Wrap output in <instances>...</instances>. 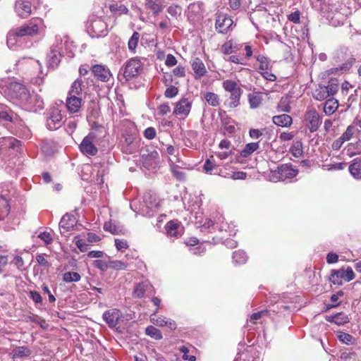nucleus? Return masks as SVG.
Wrapping results in <instances>:
<instances>
[{
    "label": "nucleus",
    "mask_w": 361,
    "mask_h": 361,
    "mask_svg": "<svg viewBox=\"0 0 361 361\" xmlns=\"http://www.w3.org/2000/svg\"><path fill=\"white\" fill-rule=\"evenodd\" d=\"M349 13L345 6L343 4L334 5L331 6V11H329L327 18L331 25L337 27L343 24Z\"/></svg>",
    "instance_id": "3"
},
{
    "label": "nucleus",
    "mask_w": 361,
    "mask_h": 361,
    "mask_svg": "<svg viewBox=\"0 0 361 361\" xmlns=\"http://www.w3.org/2000/svg\"><path fill=\"white\" fill-rule=\"evenodd\" d=\"M290 152L293 154V157H295L296 158L300 157L303 154L302 142H300V141L293 142V143L290 149Z\"/></svg>",
    "instance_id": "40"
},
{
    "label": "nucleus",
    "mask_w": 361,
    "mask_h": 361,
    "mask_svg": "<svg viewBox=\"0 0 361 361\" xmlns=\"http://www.w3.org/2000/svg\"><path fill=\"white\" fill-rule=\"evenodd\" d=\"M338 103L334 98L327 99L324 105V111L327 115H331L338 109Z\"/></svg>",
    "instance_id": "33"
},
{
    "label": "nucleus",
    "mask_w": 361,
    "mask_h": 361,
    "mask_svg": "<svg viewBox=\"0 0 361 361\" xmlns=\"http://www.w3.org/2000/svg\"><path fill=\"white\" fill-rule=\"evenodd\" d=\"M83 87V81L81 79L78 78L72 83L68 95L73 94L80 97L82 94Z\"/></svg>",
    "instance_id": "30"
},
{
    "label": "nucleus",
    "mask_w": 361,
    "mask_h": 361,
    "mask_svg": "<svg viewBox=\"0 0 361 361\" xmlns=\"http://www.w3.org/2000/svg\"><path fill=\"white\" fill-rule=\"evenodd\" d=\"M13 358L27 357L32 354V350L27 346H18L12 351Z\"/></svg>",
    "instance_id": "32"
},
{
    "label": "nucleus",
    "mask_w": 361,
    "mask_h": 361,
    "mask_svg": "<svg viewBox=\"0 0 361 361\" xmlns=\"http://www.w3.org/2000/svg\"><path fill=\"white\" fill-rule=\"evenodd\" d=\"M272 121L276 126L281 127H287L291 125L293 120L289 115L281 114L273 116Z\"/></svg>",
    "instance_id": "29"
},
{
    "label": "nucleus",
    "mask_w": 361,
    "mask_h": 361,
    "mask_svg": "<svg viewBox=\"0 0 361 361\" xmlns=\"http://www.w3.org/2000/svg\"><path fill=\"white\" fill-rule=\"evenodd\" d=\"M256 60L259 63V69L263 71H269L270 69V63L267 57L264 55H258L256 56Z\"/></svg>",
    "instance_id": "48"
},
{
    "label": "nucleus",
    "mask_w": 361,
    "mask_h": 361,
    "mask_svg": "<svg viewBox=\"0 0 361 361\" xmlns=\"http://www.w3.org/2000/svg\"><path fill=\"white\" fill-rule=\"evenodd\" d=\"M191 66L195 73V78H200L206 74V67L200 59H194L192 61Z\"/></svg>",
    "instance_id": "25"
},
{
    "label": "nucleus",
    "mask_w": 361,
    "mask_h": 361,
    "mask_svg": "<svg viewBox=\"0 0 361 361\" xmlns=\"http://www.w3.org/2000/svg\"><path fill=\"white\" fill-rule=\"evenodd\" d=\"M0 120L10 121L20 126H24L23 121L18 118V115L4 105H0Z\"/></svg>",
    "instance_id": "12"
},
{
    "label": "nucleus",
    "mask_w": 361,
    "mask_h": 361,
    "mask_svg": "<svg viewBox=\"0 0 361 361\" xmlns=\"http://www.w3.org/2000/svg\"><path fill=\"white\" fill-rule=\"evenodd\" d=\"M170 166L173 176L179 180L185 178V173L177 169V166L175 165V161H172L171 158L169 159Z\"/></svg>",
    "instance_id": "52"
},
{
    "label": "nucleus",
    "mask_w": 361,
    "mask_h": 361,
    "mask_svg": "<svg viewBox=\"0 0 361 361\" xmlns=\"http://www.w3.org/2000/svg\"><path fill=\"white\" fill-rule=\"evenodd\" d=\"M38 238L39 239H41L42 240H43L45 243V244H47V245L51 244L53 241V238L51 237V233L49 232H47V231L40 233L38 235Z\"/></svg>",
    "instance_id": "61"
},
{
    "label": "nucleus",
    "mask_w": 361,
    "mask_h": 361,
    "mask_svg": "<svg viewBox=\"0 0 361 361\" xmlns=\"http://www.w3.org/2000/svg\"><path fill=\"white\" fill-rule=\"evenodd\" d=\"M43 27V20L39 18H33L19 27H15L18 37H32L39 33Z\"/></svg>",
    "instance_id": "2"
},
{
    "label": "nucleus",
    "mask_w": 361,
    "mask_h": 361,
    "mask_svg": "<svg viewBox=\"0 0 361 361\" xmlns=\"http://www.w3.org/2000/svg\"><path fill=\"white\" fill-rule=\"evenodd\" d=\"M140 39V34L137 32H134L128 40V47L129 51L135 54L136 52V47L137 46Z\"/></svg>",
    "instance_id": "39"
},
{
    "label": "nucleus",
    "mask_w": 361,
    "mask_h": 361,
    "mask_svg": "<svg viewBox=\"0 0 361 361\" xmlns=\"http://www.w3.org/2000/svg\"><path fill=\"white\" fill-rule=\"evenodd\" d=\"M128 264L121 260H110L109 261V268L114 270H126Z\"/></svg>",
    "instance_id": "51"
},
{
    "label": "nucleus",
    "mask_w": 361,
    "mask_h": 361,
    "mask_svg": "<svg viewBox=\"0 0 361 361\" xmlns=\"http://www.w3.org/2000/svg\"><path fill=\"white\" fill-rule=\"evenodd\" d=\"M341 273L338 269L331 270V274L329 276V280L334 285L341 286L343 284V279L342 276L340 274Z\"/></svg>",
    "instance_id": "47"
},
{
    "label": "nucleus",
    "mask_w": 361,
    "mask_h": 361,
    "mask_svg": "<svg viewBox=\"0 0 361 361\" xmlns=\"http://www.w3.org/2000/svg\"><path fill=\"white\" fill-rule=\"evenodd\" d=\"M95 135L93 133H89L82 140L79 148L80 152L86 156H95L98 149L94 144Z\"/></svg>",
    "instance_id": "9"
},
{
    "label": "nucleus",
    "mask_w": 361,
    "mask_h": 361,
    "mask_svg": "<svg viewBox=\"0 0 361 361\" xmlns=\"http://www.w3.org/2000/svg\"><path fill=\"white\" fill-rule=\"evenodd\" d=\"M259 147V142H250L247 144L240 153V157L247 158Z\"/></svg>",
    "instance_id": "34"
},
{
    "label": "nucleus",
    "mask_w": 361,
    "mask_h": 361,
    "mask_svg": "<svg viewBox=\"0 0 361 361\" xmlns=\"http://www.w3.org/2000/svg\"><path fill=\"white\" fill-rule=\"evenodd\" d=\"M248 101L252 109L258 108L262 102V97L260 93L249 94Z\"/></svg>",
    "instance_id": "36"
},
{
    "label": "nucleus",
    "mask_w": 361,
    "mask_h": 361,
    "mask_svg": "<svg viewBox=\"0 0 361 361\" xmlns=\"http://www.w3.org/2000/svg\"><path fill=\"white\" fill-rule=\"evenodd\" d=\"M147 153H143L141 155L142 161L145 167H152L153 164H156V161L159 158V154L157 150L149 152L146 149Z\"/></svg>",
    "instance_id": "24"
},
{
    "label": "nucleus",
    "mask_w": 361,
    "mask_h": 361,
    "mask_svg": "<svg viewBox=\"0 0 361 361\" xmlns=\"http://www.w3.org/2000/svg\"><path fill=\"white\" fill-rule=\"evenodd\" d=\"M341 273L338 269L331 270V274L329 276V280L334 285L341 286L343 284V279L342 276L340 274Z\"/></svg>",
    "instance_id": "46"
},
{
    "label": "nucleus",
    "mask_w": 361,
    "mask_h": 361,
    "mask_svg": "<svg viewBox=\"0 0 361 361\" xmlns=\"http://www.w3.org/2000/svg\"><path fill=\"white\" fill-rule=\"evenodd\" d=\"M36 0H16L14 10L18 16L21 18L29 17L32 11V6Z\"/></svg>",
    "instance_id": "7"
},
{
    "label": "nucleus",
    "mask_w": 361,
    "mask_h": 361,
    "mask_svg": "<svg viewBox=\"0 0 361 361\" xmlns=\"http://www.w3.org/2000/svg\"><path fill=\"white\" fill-rule=\"evenodd\" d=\"M92 265L100 270L101 273H104L109 269V262H105L101 259L94 260Z\"/></svg>",
    "instance_id": "55"
},
{
    "label": "nucleus",
    "mask_w": 361,
    "mask_h": 361,
    "mask_svg": "<svg viewBox=\"0 0 361 361\" xmlns=\"http://www.w3.org/2000/svg\"><path fill=\"white\" fill-rule=\"evenodd\" d=\"M350 174L356 179H361V160L355 159L349 166Z\"/></svg>",
    "instance_id": "31"
},
{
    "label": "nucleus",
    "mask_w": 361,
    "mask_h": 361,
    "mask_svg": "<svg viewBox=\"0 0 361 361\" xmlns=\"http://www.w3.org/2000/svg\"><path fill=\"white\" fill-rule=\"evenodd\" d=\"M89 29L92 37H99L105 35L107 25L102 18H97L92 21Z\"/></svg>",
    "instance_id": "15"
},
{
    "label": "nucleus",
    "mask_w": 361,
    "mask_h": 361,
    "mask_svg": "<svg viewBox=\"0 0 361 361\" xmlns=\"http://www.w3.org/2000/svg\"><path fill=\"white\" fill-rule=\"evenodd\" d=\"M11 199V195L8 194H0V220H4L9 214Z\"/></svg>",
    "instance_id": "21"
},
{
    "label": "nucleus",
    "mask_w": 361,
    "mask_h": 361,
    "mask_svg": "<svg viewBox=\"0 0 361 361\" xmlns=\"http://www.w3.org/2000/svg\"><path fill=\"white\" fill-rule=\"evenodd\" d=\"M348 57L345 63H342L337 70H339L341 73H345L348 71L355 62V58L351 55L349 49L345 47H342L336 51V58L338 61H341Z\"/></svg>",
    "instance_id": "5"
},
{
    "label": "nucleus",
    "mask_w": 361,
    "mask_h": 361,
    "mask_svg": "<svg viewBox=\"0 0 361 361\" xmlns=\"http://www.w3.org/2000/svg\"><path fill=\"white\" fill-rule=\"evenodd\" d=\"M145 333L147 336L156 340H161L163 336L159 329L154 326H149L145 329Z\"/></svg>",
    "instance_id": "45"
},
{
    "label": "nucleus",
    "mask_w": 361,
    "mask_h": 361,
    "mask_svg": "<svg viewBox=\"0 0 361 361\" xmlns=\"http://www.w3.org/2000/svg\"><path fill=\"white\" fill-rule=\"evenodd\" d=\"M63 116L57 108L51 109L48 113L46 126L50 130L59 128L63 124Z\"/></svg>",
    "instance_id": "8"
},
{
    "label": "nucleus",
    "mask_w": 361,
    "mask_h": 361,
    "mask_svg": "<svg viewBox=\"0 0 361 361\" xmlns=\"http://www.w3.org/2000/svg\"><path fill=\"white\" fill-rule=\"evenodd\" d=\"M247 256L243 250H237L233 253V262L235 264H241L246 262Z\"/></svg>",
    "instance_id": "38"
},
{
    "label": "nucleus",
    "mask_w": 361,
    "mask_h": 361,
    "mask_svg": "<svg viewBox=\"0 0 361 361\" xmlns=\"http://www.w3.org/2000/svg\"><path fill=\"white\" fill-rule=\"evenodd\" d=\"M18 37H19L18 33L16 28H13L9 31L7 35V45L10 49H13L15 47Z\"/></svg>",
    "instance_id": "42"
},
{
    "label": "nucleus",
    "mask_w": 361,
    "mask_h": 361,
    "mask_svg": "<svg viewBox=\"0 0 361 361\" xmlns=\"http://www.w3.org/2000/svg\"><path fill=\"white\" fill-rule=\"evenodd\" d=\"M66 104L69 113H78L79 112L82 106V98L73 94L68 95Z\"/></svg>",
    "instance_id": "18"
},
{
    "label": "nucleus",
    "mask_w": 361,
    "mask_h": 361,
    "mask_svg": "<svg viewBox=\"0 0 361 361\" xmlns=\"http://www.w3.org/2000/svg\"><path fill=\"white\" fill-rule=\"evenodd\" d=\"M77 224V220L74 215L71 214L69 213L65 214L60 222H59V228L61 234L63 235L66 232H69L73 230L74 226Z\"/></svg>",
    "instance_id": "13"
},
{
    "label": "nucleus",
    "mask_w": 361,
    "mask_h": 361,
    "mask_svg": "<svg viewBox=\"0 0 361 361\" xmlns=\"http://www.w3.org/2000/svg\"><path fill=\"white\" fill-rule=\"evenodd\" d=\"M277 111L279 112H290V97L288 96L282 97L277 105Z\"/></svg>",
    "instance_id": "35"
},
{
    "label": "nucleus",
    "mask_w": 361,
    "mask_h": 361,
    "mask_svg": "<svg viewBox=\"0 0 361 361\" xmlns=\"http://www.w3.org/2000/svg\"><path fill=\"white\" fill-rule=\"evenodd\" d=\"M192 107V103L188 98H182L178 102L173 110V114L187 116Z\"/></svg>",
    "instance_id": "17"
},
{
    "label": "nucleus",
    "mask_w": 361,
    "mask_h": 361,
    "mask_svg": "<svg viewBox=\"0 0 361 361\" xmlns=\"http://www.w3.org/2000/svg\"><path fill=\"white\" fill-rule=\"evenodd\" d=\"M91 71L94 77L102 82L109 81L111 76L109 69L104 65L95 64L91 67Z\"/></svg>",
    "instance_id": "14"
},
{
    "label": "nucleus",
    "mask_w": 361,
    "mask_h": 361,
    "mask_svg": "<svg viewBox=\"0 0 361 361\" xmlns=\"http://www.w3.org/2000/svg\"><path fill=\"white\" fill-rule=\"evenodd\" d=\"M338 270L341 273L340 274L343 276L342 279L345 281L349 282L355 279V275L350 267H348L346 269L342 267Z\"/></svg>",
    "instance_id": "41"
},
{
    "label": "nucleus",
    "mask_w": 361,
    "mask_h": 361,
    "mask_svg": "<svg viewBox=\"0 0 361 361\" xmlns=\"http://www.w3.org/2000/svg\"><path fill=\"white\" fill-rule=\"evenodd\" d=\"M165 229L168 235L178 238L182 235L183 227L180 223L170 221L166 224Z\"/></svg>",
    "instance_id": "22"
},
{
    "label": "nucleus",
    "mask_w": 361,
    "mask_h": 361,
    "mask_svg": "<svg viewBox=\"0 0 361 361\" xmlns=\"http://www.w3.org/2000/svg\"><path fill=\"white\" fill-rule=\"evenodd\" d=\"M109 9L111 13L114 14H123V13H127L128 12V9L125 5L123 4H112L110 5Z\"/></svg>",
    "instance_id": "53"
},
{
    "label": "nucleus",
    "mask_w": 361,
    "mask_h": 361,
    "mask_svg": "<svg viewBox=\"0 0 361 361\" xmlns=\"http://www.w3.org/2000/svg\"><path fill=\"white\" fill-rule=\"evenodd\" d=\"M233 24V20L226 14H216L215 29L221 34H226Z\"/></svg>",
    "instance_id": "11"
},
{
    "label": "nucleus",
    "mask_w": 361,
    "mask_h": 361,
    "mask_svg": "<svg viewBox=\"0 0 361 361\" xmlns=\"http://www.w3.org/2000/svg\"><path fill=\"white\" fill-rule=\"evenodd\" d=\"M81 279L80 274L74 271H68L63 274V281L66 283L78 282Z\"/></svg>",
    "instance_id": "44"
},
{
    "label": "nucleus",
    "mask_w": 361,
    "mask_h": 361,
    "mask_svg": "<svg viewBox=\"0 0 361 361\" xmlns=\"http://www.w3.org/2000/svg\"><path fill=\"white\" fill-rule=\"evenodd\" d=\"M142 64L137 58L130 59L126 64L123 71V77L126 80L138 75L142 71Z\"/></svg>",
    "instance_id": "6"
},
{
    "label": "nucleus",
    "mask_w": 361,
    "mask_h": 361,
    "mask_svg": "<svg viewBox=\"0 0 361 361\" xmlns=\"http://www.w3.org/2000/svg\"><path fill=\"white\" fill-rule=\"evenodd\" d=\"M355 127L352 125L349 126L345 130V131L341 136L342 137V140H344L345 142L350 140L352 138L353 134L355 133Z\"/></svg>",
    "instance_id": "59"
},
{
    "label": "nucleus",
    "mask_w": 361,
    "mask_h": 361,
    "mask_svg": "<svg viewBox=\"0 0 361 361\" xmlns=\"http://www.w3.org/2000/svg\"><path fill=\"white\" fill-rule=\"evenodd\" d=\"M182 8L177 4H172L169 6L167 8V12L171 16L176 17L177 16H180L181 14Z\"/></svg>",
    "instance_id": "58"
},
{
    "label": "nucleus",
    "mask_w": 361,
    "mask_h": 361,
    "mask_svg": "<svg viewBox=\"0 0 361 361\" xmlns=\"http://www.w3.org/2000/svg\"><path fill=\"white\" fill-rule=\"evenodd\" d=\"M156 314L157 313H154L150 316V321L154 324L159 326H167L171 330L176 329V324L174 321L163 316L157 317Z\"/></svg>",
    "instance_id": "19"
},
{
    "label": "nucleus",
    "mask_w": 361,
    "mask_h": 361,
    "mask_svg": "<svg viewBox=\"0 0 361 361\" xmlns=\"http://www.w3.org/2000/svg\"><path fill=\"white\" fill-rule=\"evenodd\" d=\"M338 338L342 343L348 345L352 343L354 341L353 337L350 334L342 331L338 332Z\"/></svg>",
    "instance_id": "57"
},
{
    "label": "nucleus",
    "mask_w": 361,
    "mask_h": 361,
    "mask_svg": "<svg viewBox=\"0 0 361 361\" xmlns=\"http://www.w3.org/2000/svg\"><path fill=\"white\" fill-rule=\"evenodd\" d=\"M223 87L227 92H233L235 90L240 89L237 82L231 80H226L223 82Z\"/></svg>",
    "instance_id": "54"
},
{
    "label": "nucleus",
    "mask_w": 361,
    "mask_h": 361,
    "mask_svg": "<svg viewBox=\"0 0 361 361\" xmlns=\"http://www.w3.org/2000/svg\"><path fill=\"white\" fill-rule=\"evenodd\" d=\"M344 293L342 290L338 291L336 293L334 294L331 297V301L333 302V304L328 305L327 309H331L333 307H337L339 305L338 298L339 297L343 296Z\"/></svg>",
    "instance_id": "56"
},
{
    "label": "nucleus",
    "mask_w": 361,
    "mask_h": 361,
    "mask_svg": "<svg viewBox=\"0 0 361 361\" xmlns=\"http://www.w3.org/2000/svg\"><path fill=\"white\" fill-rule=\"evenodd\" d=\"M298 169L293 167L290 164H281L277 169L271 171V179L272 181L284 180L288 178H293L298 174Z\"/></svg>",
    "instance_id": "4"
},
{
    "label": "nucleus",
    "mask_w": 361,
    "mask_h": 361,
    "mask_svg": "<svg viewBox=\"0 0 361 361\" xmlns=\"http://www.w3.org/2000/svg\"><path fill=\"white\" fill-rule=\"evenodd\" d=\"M121 314L118 309H111L104 312L102 315L103 319L108 324L111 329L117 326L118 320L121 318Z\"/></svg>",
    "instance_id": "16"
},
{
    "label": "nucleus",
    "mask_w": 361,
    "mask_h": 361,
    "mask_svg": "<svg viewBox=\"0 0 361 361\" xmlns=\"http://www.w3.org/2000/svg\"><path fill=\"white\" fill-rule=\"evenodd\" d=\"M313 97L316 100L323 101L329 97V94L326 92L324 86H319L313 93Z\"/></svg>",
    "instance_id": "50"
},
{
    "label": "nucleus",
    "mask_w": 361,
    "mask_h": 361,
    "mask_svg": "<svg viewBox=\"0 0 361 361\" xmlns=\"http://www.w3.org/2000/svg\"><path fill=\"white\" fill-rule=\"evenodd\" d=\"M164 3V0H145V5L154 16H158L165 7Z\"/></svg>",
    "instance_id": "23"
},
{
    "label": "nucleus",
    "mask_w": 361,
    "mask_h": 361,
    "mask_svg": "<svg viewBox=\"0 0 361 361\" xmlns=\"http://www.w3.org/2000/svg\"><path fill=\"white\" fill-rule=\"evenodd\" d=\"M325 319L327 322L335 323L339 326L348 323L350 321L348 316L343 312H338L335 314L326 315Z\"/></svg>",
    "instance_id": "26"
},
{
    "label": "nucleus",
    "mask_w": 361,
    "mask_h": 361,
    "mask_svg": "<svg viewBox=\"0 0 361 361\" xmlns=\"http://www.w3.org/2000/svg\"><path fill=\"white\" fill-rule=\"evenodd\" d=\"M61 59V54L56 47H51L47 56V62L49 68L55 69L58 67Z\"/></svg>",
    "instance_id": "20"
},
{
    "label": "nucleus",
    "mask_w": 361,
    "mask_h": 361,
    "mask_svg": "<svg viewBox=\"0 0 361 361\" xmlns=\"http://www.w3.org/2000/svg\"><path fill=\"white\" fill-rule=\"evenodd\" d=\"M13 187L11 184L0 185V194H8L11 197L14 194Z\"/></svg>",
    "instance_id": "62"
},
{
    "label": "nucleus",
    "mask_w": 361,
    "mask_h": 361,
    "mask_svg": "<svg viewBox=\"0 0 361 361\" xmlns=\"http://www.w3.org/2000/svg\"><path fill=\"white\" fill-rule=\"evenodd\" d=\"M180 351L183 353V360H188V361H195L196 357L194 355H187V353H189V350L186 346H185V345L181 346L180 348Z\"/></svg>",
    "instance_id": "64"
},
{
    "label": "nucleus",
    "mask_w": 361,
    "mask_h": 361,
    "mask_svg": "<svg viewBox=\"0 0 361 361\" xmlns=\"http://www.w3.org/2000/svg\"><path fill=\"white\" fill-rule=\"evenodd\" d=\"M204 99L212 106H217L219 104V96L214 92H207L204 94Z\"/></svg>",
    "instance_id": "49"
},
{
    "label": "nucleus",
    "mask_w": 361,
    "mask_h": 361,
    "mask_svg": "<svg viewBox=\"0 0 361 361\" xmlns=\"http://www.w3.org/2000/svg\"><path fill=\"white\" fill-rule=\"evenodd\" d=\"M6 97L24 110L37 111L44 109L43 99L37 93L30 92L24 85L11 82L6 92Z\"/></svg>",
    "instance_id": "1"
},
{
    "label": "nucleus",
    "mask_w": 361,
    "mask_h": 361,
    "mask_svg": "<svg viewBox=\"0 0 361 361\" xmlns=\"http://www.w3.org/2000/svg\"><path fill=\"white\" fill-rule=\"evenodd\" d=\"M326 90V92L329 94V97L334 95L338 90V84L336 80H330L326 86L324 85Z\"/></svg>",
    "instance_id": "43"
},
{
    "label": "nucleus",
    "mask_w": 361,
    "mask_h": 361,
    "mask_svg": "<svg viewBox=\"0 0 361 361\" xmlns=\"http://www.w3.org/2000/svg\"><path fill=\"white\" fill-rule=\"evenodd\" d=\"M166 152L167 154L174 156L176 158V161H179V158H178L179 149H178V148H176L173 145H166Z\"/></svg>",
    "instance_id": "60"
},
{
    "label": "nucleus",
    "mask_w": 361,
    "mask_h": 361,
    "mask_svg": "<svg viewBox=\"0 0 361 361\" xmlns=\"http://www.w3.org/2000/svg\"><path fill=\"white\" fill-rule=\"evenodd\" d=\"M305 121L311 133L317 131L322 124V119L319 113L314 109L306 111L305 114Z\"/></svg>",
    "instance_id": "10"
},
{
    "label": "nucleus",
    "mask_w": 361,
    "mask_h": 361,
    "mask_svg": "<svg viewBox=\"0 0 361 361\" xmlns=\"http://www.w3.org/2000/svg\"><path fill=\"white\" fill-rule=\"evenodd\" d=\"M231 93L228 99L226 102L225 105L229 108H235L240 105V99L243 93V90L238 89Z\"/></svg>",
    "instance_id": "28"
},
{
    "label": "nucleus",
    "mask_w": 361,
    "mask_h": 361,
    "mask_svg": "<svg viewBox=\"0 0 361 361\" xmlns=\"http://www.w3.org/2000/svg\"><path fill=\"white\" fill-rule=\"evenodd\" d=\"M178 88L175 86L171 85L166 90V91L164 92V95L167 98H173L175 96H176L178 94Z\"/></svg>",
    "instance_id": "63"
},
{
    "label": "nucleus",
    "mask_w": 361,
    "mask_h": 361,
    "mask_svg": "<svg viewBox=\"0 0 361 361\" xmlns=\"http://www.w3.org/2000/svg\"><path fill=\"white\" fill-rule=\"evenodd\" d=\"M144 202L146 206L150 209H157L159 207V202L157 201V199L154 196H153L149 192H146L144 195Z\"/></svg>",
    "instance_id": "37"
},
{
    "label": "nucleus",
    "mask_w": 361,
    "mask_h": 361,
    "mask_svg": "<svg viewBox=\"0 0 361 361\" xmlns=\"http://www.w3.org/2000/svg\"><path fill=\"white\" fill-rule=\"evenodd\" d=\"M152 288V285L147 281L139 283L135 287L133 295L134 298H141L144 297L145 293L149 291Z\"/></svg>",
    "instance_id": "27"
}]
</instances>
